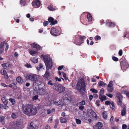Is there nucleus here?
<instances>
[{
    "label": "nucleus",
    "mask_w": 129,
    "mask_h": 129,
    "mask_svg": "<svg viewBox=\"0 0 129 129\" xmlns=\"http://www.w3.org/2000/svg\"><path fill=\"white\" fill-rule=\"evenodd\" d=\"M42 57L43 58V60L45 62L46 67L45 73L43 76V77L45 79H47L49 77L50 74L49 70V69L52 68L53 63L52 58L49 56L42 54Z\"/></svg>",
    "instance_id": "nucleus-1"
},
{
    "label": "nucleus",
    "mask_w": 129,
    "mask_h": 129,
    "mask_svg": "<svg viewBox=\"0 0 129 129\" xmlns=\"http://www.w3.org/2000/svg\"><path fill=\"white\" fill-rule=\"evenodd\" d=\"M86 86L84 80L81 79L78 81L76 85V87L80 94L83 95L84 94V92L85 91Z\"/></svg>",
    "instance_id": "nucleus-2"
},
{
    "label": "nucleus",
    "mask_w": 129,
    "mask_h": 129,
    "mask_svg": "<svg viewBox=\"0 0 129 129\" xmlns=\"http://www.w3.org/2000/svg\"><path fill=\"white\" fill-rule=\"evenodd\" d=\"M37 113V109L33 108V106L31 104L28 105L25 110V114L28 116L34 115Z\"/></svg>",
    "instance_id": "nucleus-3"
},
{
    "label": "nucleus",
    "mask_w": 129,
    "mask_h": 129,
    "mask_svg": "<svg viewBox=\"0 0 129 129\" xmlns=\"http://www.w3.org/2000/svg\"><path fill=\"white\" fill-rule=\"evenodd\" d=\"M26 79L27 80H29L34 82V84L36 83L35 84L37 86H38L39 84H39L38 82H40L38 80V79L37 78L36 76V75H34L33 74H29L27 75L26 77Z\"/></svg>",
    "instance_id": "nucleus-4"
},
{
    "label": "nucleus",
    "mask_w": 129,
    "mask_h": 129,
    "mask_svg": "<svg viewBox=\"0 0 129 129\" xmlns=\"http://www.w3.org/2000/svg\"><path fill=\"white\" fill-rule=\"evenodd\" d=\"M61 31V28L60 27H52L51 28L50 33L52 35L57 36L60 35Z\"/></svg>",
    "instance_id": "nucleus-5"
},
{
    "label": "nucleus",
    "mask_w": 129,
    "mask_h": 129,
    "mask_svg": "<svg viewBox=\"0 0 129 129\" xmlns=\"http://www.w3.org/2000/svg\"><path fill=\"white\" fill-rule=\"evenodd\" d=\"M87 114L91 118L94 120H96L98 118V117L96 115V114L92 109L88 110Z\"/></svg>",
    "instance_id": "nucleus-6"
},
{
    "label": "nucleus",
    "mask_w": 129,
    "mask_h": 129,
    "mask_svg": "<svg viewBox=\"0 0 129 129\" xmlns=\"http://www.w3.org/2000/svg\"><path fill=\"white\" fill-rule=\"evenodd\" d=\"M55 90L59 93H61L65 91V87L62 85L59 84L55 86Z\"/></svg>",
    "instance_id": "nucleus-7"
},
{
    "label": "nucleus",
    "mask_w": 129,
    "mask_h": 129,
    "mask_svg": "<svg viewBox=\"0 0 129 129\" xmlns=\"http://www.w3.org/2000/svg\"><path fill=\"white\" fill-rule=\"evenodd\" d=\"M73 41L74 43L78 45H81L83 43V42H82L79 40V35L76 36L74 38Z\"/></svg>",
    "instance_id": "nucleus-8"
},
{
    "label": "nucleus",
    "mask_w": 129,
    "mask_h": 129,
    "mask_svg": "<svg viewBox=\"0 0 129 129\" xmlns=\"http://www.w3.org/2000/svg\"><path fill=\"white\" fill-rule=\"evenodd\" d=\"M120 64L121 68L124 70L126 69L129 66L128 63L125 60L120 62Z\"/></svg>",
    "instance_id": "nucleus-9"
},
{
    "label": "nucleus",
    "mask_w": 129,
    "mask_h": 129,
    "mask_svg": "<svg viewBox=\"0 0 129 129\" xmlns=\"http://www.w3.org/2000/svg\"><path fill=\"white\" fill-rule=\"evenodd\" d=\"M40 2L39 0H34L31 4L33 6L39 7L40 6Z\"/></svg>",
    "instance_id": "nucleus-10"
},
{
    "label": "nucleus",
    "mask_w": 129,
    "mask_h": 129,
    "mask_svg": "<svg viewBox=\"0 0 129 129\" xmlns=\"http://www.w3.org/2000/svg\"><path fill=\"white\" fill-rule=\"evenodd\" d=\"M116 96L119 100L117 101V104L119 105L122 103V97L121 94L119 92L116 94Z\"/></svg>",
    "instance_id": "nucleus-11"
},
{
    "label": "nucleus",
    "mask_w": 129,
    "mask_h": 129,
    "mask_svg": "<svg viewBox=\"0 0 129 129\" xmlns=\"http://www.w3.org/2000/svg\"><path fill=\"white\" fill-rule=\"evenodd\" d=\"M48 21L52 25H54L57 23L58 22L56 20H55L54 21V19L51 17H50L48 19Z\"/></svg>",
    "instance_id": "nucleus-12"
},
{
    "label": "nucleus",
    "mask_w": 129,
    "mask_h": 129,
    "mask_svg": "<svg viewBox=\"0 0 129 129\" xmlns=\"http://www.w3.org/2000/svg\"><path fill=\"white\" fill-rule=\"evenodd\" d=\"M103 126L102 123L100 122H99L93 126L94 129H101Z\"/></svg>",
    "instance_id": "nucleus-13"
},
{
    "label": "nucleus",
    "mask_w": 129,
    "mask_h": 129,
    "mask_svg": "<svg viewBox=\"0 0 129 129\" xmlns=\"http://www.w3.org/2000/svg\"><path fill=\"white\" fill-rule=\"evenodd\" d=\"M38 93L40 95H43L46 94V92L45 90L42 88L40 89L38 91Z\"/></svg>",
    "instance_id": "nucleus-14"
},
{
    "label": "nucleus",
    "mask_w": 129,
    "mask_h": 129,
    "mask_svg": "<svg viewBox=\"0 0 129 129\" xmlns=\"http://www.w3.org/2000/svg\"><path fill=\"white\" fill-rule=\"evenodd\" d=\"M29 129H36L37 127L36 124L33 122H31L28 124Z\"/></svg>",
    "instance_id": "nucleus-15"
},
{
    "label": "nucleus",
    "mask_w": 129,
    "mask_h": 129,
    "mask_svg": "<svg viewBox=\"0 0 129 129\" xmlns=\"http://www.w3.org/2000/svg\"><path fill=\"white\" fill-rule=\"evenodd\" d=\"M31 47L34 48H36L38 50H39L41 49L40 46L37 44L34 43H33L30 44Z\"/></svg>",
    "instance_id": "nucleus-16"
},
{
    "label": "nucleus",
    "mask_w": 129,
    "mask_h": 129,
    "mask_svg": "<svg viewBox=\"0 0 129 129\" xmlns=\"http://www.w3.org/2000/svg\"><path fill=\"white\" fill-rule=\"evenodd\" d=\"M6 42L4 41L1 42L0 44V54L2 53L4 50V46Z\"/></svg>",
    "instance_id": "nucleus-17"
},
{
    "label": "nucleus",
    "mask_w": 129,
    "mask_h": 129,
    "mask_svg": "<svg viewBox=\"0 0 129 129\" xmlns=\"http://www.w3.org/2000/svg\"><path fill=\"white\" fill-rule=\"evenodd\" d=\"M106 24L110 27H113L116 25L115 23L113 22H109V20H107L106 22Z\"/></svg>",
    "instance_id": "nucleus-18"
},
{
    "label": "nucleus",
    "mask_w": 129,
    "mask_h": 129,
    "mask_svg": "<svg viewBox=\"0 0 129 129\" xmlns=\"http://www.w3.org/2000/svg\"><path fill=\"white\" fill-rule=\"evenodd\" d=\"M16 84L17 83H11L8 85V87H11L14 90H15L17 88V87L16 85Z\"/></svg>",
    "instance_id": "nucleus-19"
},
{
    "label": "nucleus",
    "mask_w": 129,
    "mask_h": 129,
    "mask_svg": "<svg viewBox=\"0 0 129 129\" xmlns=\"http://www.w3.org/2000/svg\"><path fill=\"white\" fill-rule=\"evenodd\" d=\"M1 100L3 103L4 105H6L8 104V101L6 98L5 97H2L1 98Z\"/></svg>",
    "instance_id": "nucleus-20"
},
{
    "label": "nucleus",
    "mask_w": 129,
    "mask_h": 129,
    "mask_svg": "<svg viewBox=\"0 0 129 129\" xmlns=\"http://www.w3.org/2000/svg\"><path fill=\"white\" fill-rule=\"evenodd\" d=\"M99 99L101 100L102 102H103L104 101L106 100V97L104 95H99Z\"/></svg>",
    "instance_id": "nucleus-21"
},
{
    "label": "nucleus",
    "mask_w": 129,
    "mask_h": 129,
    "mask_svg": "<svg viewBox=\"0 0 129 129\" xmlns=\"http://www.w3.org/2000/svg\"><path fill=\"white\" fill-rule=\"evenodd\" d=\"M87 18L88 22H90L92 21V17L90 13H88L87 15Z\"/></svg>",
    "instance_id": "nucleus-22"
},
{
    "label": "nucleus",
    "mask_w": 129,
    "mask_h": 129,
    "mask_svg": "<svg viewBox=\"0 0 129 129\" xmlns=\"http://www.w3.org/2000/svg\"><path fill=\"white\" fill-rule=\"evenodd\" d=\"M30 54L32 55L33 56L34 54H37L38 51H37L35 50H30L29 51Z\"/></svg>",
    "instance_id": "nucleus-23"
},
{
    "label": "nucleus",
    "mask_w": 129,
    "mask_h": 129,
    "mask_svg": "<svg viewBox=\"0 0 129 129\" xmlns=\"http://www.w3.org/2000/svg\"><path fill=\"white\" fill-rule=\"evenodd\" d=\"M22 123L21 120H18L16 121V126L17 127H19L20 125H22Z\"/></svg>",
    "instance_id": "nucleus-24"
},
{
    "label": "nucleus",
    "mask_w": 129,
    "mask_h": 129,
    "mask_svg": "<svg viewBox=\"0 0 129 129\" xmlns=\"http://www.w3.org/2000/svg\"><path fill=\"white\" fill-rule=\"evenodd\" d=\"M106 85V84L103 81H100L98 83V86H105Z\"/></svg>",
    "instance_id": "nucleus-25"
},
{
    "label": "nucleus",
    "mask_w": 129,
    "mask_h": 129,
    "mask_svg": "<svg viewBox=\"0 0 129 129\" xmlns=\"http://www.w3.org/2000/svg\"><path fill=\"white\" fill-rule=\"evenodd\" d=\"M17 81L19 83H22V79L20 77L18 76L17 77L16 79Z\"/></svg>",
    "instance_id": "nucleus-26"
},
{
    "label": "nucleus",
    "mask_w": 129,
    "mask_h": 129,
    "mask_svg": "<svg viewBox=\"0 0 129 129\" xmlns=\"http://www.w3.org/2000/svg\"><path fill=\"white\" fill-rule=\"evenodd\" d=\"M110 107L113 110H114L115 109L114 104L113 102H111L110 105Z\"/></svg>",
    "instance_id": "nucleus-27"
},
{
    "label": "nucleus",
    "mask_w": 129,
    "mask_h": 129,
    "mask_svg": "<svg viewBox=\"0 0 129 129\" xmlns=\"http://www.w3.org/2000/svg\"><path fill=\"white\" fill-rule=\"evenodd\" d=\"M55 111V109L54 108H52L51 110H47V112L48 114H49L53 113V112Z\"/></svg>",
    "instance_id": "nucleus-28"
},
{
    "label": "nucleus",
    "mask_w": 129,
    "mask_h": 129,
    "mask_svg": "<svg viewBox=\"0 0 129 129\" xmlns=\"http://www.w3.org/2000/svg\"><path fill=\"white\" fill-rule=\"evenodd\" d=\"M60 121L62 123H66L67 122V119L64 118H63L62 117L60 118Z\"/></svg>",
    "instance_id": "nucleus-29"
},
{
    "label": "nucleus",
    "mask_w": 129,
    "mask_h": 129,
    "mask_svg": "<svg viewBox=\"0 0 129 129\" xmlns=\"http://www.w3.org/2000/svg\"><path fill=\"white\" fill-rule=\"evenodd\" d=\"M31 61L34 63H36L38 62V59H36L35 57H32L31 58Z\"/></svg>",
    "instance_id": "nucleus-30"
},
{
    "label": "nucleus",
    "mask_w": 129,
    "mask_h": 129,
    "mask_svg": "<svg viewBox=\"0 0 129 129\" xmlns=\"http://www.w3.org/2000/svg\"><path fill=\"white\" fill-rule=\"evenodd\" d=\"M86 38V37L84 36L80 35L79 37V39L80 41L82 42H83L84 40V39H85Z\"/></svg>",
    "instance_id": "nucleus-31"
},
{
    "label": "nucleus",
    "mask_w": 129,
    "mask_h": 129,
    "mask_svg": "<svg viewBox=\"0 0 129 129\" xmlns=\"http://www.w3.org/2000/svg\"><path fill=\"white\" fill-rule=\"evenodd\" d=\"M48 8L49 10L51 11H54L55 10V9L52 7V5H51L48 6Z\"/></svg>",
    "instance_id": "nucleus-32"
},
{
    "label": "nucleus",
    "mask_w": 129,
    "mask_h": 129,
    "mask_svg": "<svg viewBox=\"0 0 129 129\" xmlns=\"http://www.w3.org/2000/svg\"><path fill=\"white\" fill-rule=\"evenodd\" d=\"M126 113V108L123 109L121 111V115L122 116L124 115Z\"/></svg>",
    "instance_id": "nucleus-33"
},
{
    "label": "nucleus",
    "mask_w": 129,
    "mask_h": 129,
    "mask_svg": "<svg viewBox=\"0 0 129 129\" xmlns=\"http://www.w3.org/2000/svg\"><path fill=\"white\" fill-rule=\"evenodd\" d=\"M18 117L17 115L15 113H13L11 115V117L13 119H15L17 118Z\"/></svg>",
    "instance_id": "nucleus-34"
},
{
    "label": "nucleus",
    "mask_w": 129,
    "mask_h": 129,
    "mask_svg": "<svg viewBox=\"0 0 129 129\" xmlns=\"http://www.w3.org/2000/svg\"><path fill=\"white\" fill-rule=\"evenodd\" d=\"M54 104L59 106H61L62 105V103L61 101H58L57 102H54Z\"/></svg>",
    "instance_id": "nucleus-35"
},
{
    "label": "nucleus",
    "mask_w": 129,
    "mask_h": 129,
    "mask_svg": "<svg viewBox=\"0 0 129 129\" xmlns=\"http://www.w3.org/2000/svg\"><path fill=\"white\" fill-rule=\"evenodd\" d=\"M90 91L92 92L93 93H96L98 92V91L94 88H91L90 89Z\"/></svg>",
    "instance_id": "nucleus-36"
},
{
    "label": "nucleus",
    "mask_w": 129,
    "mask_h": 129,
    "mask_svg": "<svg viewBox=\"0 0 129 129\" xmlns=\"http://www.w3.org/2000/svg\"><path fill=\"white\" fill-rule=\"evenodd\" d=\"M85 104V101L83 100L82 101L77 103V105H84Z\"/></svg>",
    "instance_id": "nucleus-37"
},
{
    "label": "nucleus",
    "mask_w": 129,
    "mask_h": 129,
    "mask_svg": "<svg viewBox=\"0 0 129 129\" xmlns=\"http://www.w3.org/2000/svg\"><path fill=\"white\" fill-rule=\"evenodd\" d=\"M73 99L72 96L70 95L68 96L67 98V99L70 102L72 101Z\"/></svg>",
    "instance_id": "nucleus-38"
},
{
    "label": "nucleus",
    "mask_w": 129,
    "mask_h": 129,
    "mask_svg": "<svg viewBox=\"0 0 129 129\" xmlns=\"http://www.w3.org/2000/svg\"><path fill=\"white\" fill-rule=\"evenodd\" d=\"M94 38L95 40L96 41H97L98 40H100L101 39V37H100V36L98 35H96L94 37Z\"/></svg>",
    "instance_id": "nucleus-39"
},
{
    "label": "nucleus",
    "mask_w": 129,
    "mask_h": 129,
    "mask_svg": "<svg viewBox=\"0 0 129 129\" xmlns=\"http://www.w3.org/2000/svg\"><path fill=\"white\" fill-rule=\"evenodd\" d=\"M9 100L11 103L12 105H14L15 102L14 99L12 98H10L9 99Z\"/></svg>",
    "instance_id": "nucleus-40"
},
{
    "label": "nucleus",
    "mask_w": 129,
    "mask_h": 129,
    "mask_svg": "<svg viewBox=\"0 0 129 129\" xmlns=\"http://www.w3.org/2000/svg\"><path fill=\"white\" fill-rule=\"evenodd\" d=\"M7 63H4L2 64L3 68L5 69H8V66L7 65Z\"/></svg>",
    "instance_id": "nucleus-41"
},
{
    "label": "nucleus",
    "mask_w": 129,
    "mask_h": 129,
    "mask_svg": "<svg viewBox=\"0 0 129 129\" xmlns=\"http://www.w3.org/2000/svg\"><path fill=\"white\" fill-rule=\"evenodd\" d=\"M113 82L112 81H110L109 82V84L108 85V87L109 88H110L111 87H112V86H113Z\"/></svg>",
    "instance_id": "nucleus-42"
},
{
    "label": "nucleus",
    "mask_w": 129,
    "mask_h": 129,
    "mask_svg": "<svg viewBox=\"0 0 129 129\" xmlns=\"http://www.w3.org/2000/svg\"><path fill=\"white\" fill-rule=\"evenodd\" d=\"M104 90L103 88H102L100 90L99 92V95H102L104 93Z\"/></svg>",
    "instance_id": "nucleus-43"
},
{
    "label": "nucleus",
    "mask_w": 129,
    "mask_h": 129,
    "mask_svg": "<svg viewBox=\"0 0 129 129\" xmlns=\"http://www.w3.org/2000/svg\"><path fill=\"white\" fill-rule=\"evenodd\" d=\"M1 74L2 75H4L7 73L6 71L5 70H4L2 72V70H1L0 71Z\"/></svg>",
    "instance_id": "nucleus-44"
},
{
    "label": "nucleus",
    "mask_w": 129,
    "mask_h": 129,
    "mask_svg": "<svg viewBox=\"0 0 129 129\" xmlns=\"http://www.w3.org/2000/svg\"><path fill=\"white\" fill-rule=\"evenodd\" d=\"M25 66L28 68H32V66L30 63H26Z\"/></svg>",
    "instance_id": "nucleus-45"
},
{
    "label": "nucleus",
    "mask_w": 129,
    "mask_h": 129,
    "mask_svg": "<svg viewBox=\"0 0 129 129\" xmlns=\"http://www.w3.org/2000/svg\"><path fill=\"white\" fill-rule=\"evenodd\" d=\"M76 121L77 124H80L81 123V121L79 119H76Z\"/></svg>",
    "instance_id": "nucleus-46"
},
{
    "label": "nucleus",
    "mask_w": 129,
    "mask_h": 129,
    "mask_svg": "<svg viewBox=\"0 0 129 129\" xmlns=\"http://www.w3.org/2000/svg\"><path fill=\"white\" fill-rule=\"evenodd\" d=\"M112 59L114 61H117L118 60V58L114 56L112 57Z\"/></svg>",
    "instance_id": "nucleus-47"
},
{
    "label": "nucleus",
    "mask_w": 129,
    "mask_h": 129,
    "mask_svg": "<svg viewBox=\"0 0 129 129\" xmlns=\"http://www.w3.org/2000/svg\"><path fill=\"white\" fill-rule=\"evenodd\" d=\"M38 95H36L32 98V99L33 101L35 100L38 99Z\"/></svg>",
    "instance_id": "nucleus-48"
},
{
    "label": "nucleus",
    "mask_w": 129,
    "mask_h": 129,
    "mask_svg": "<svg viewBox=\"0 0 129 129\" xmlns=\"http://www.w3.org/2000/svg\"><path fill=\"white\" fill-rule=\"evenodd\" d=\"M106 112L105 111H104L103 113V117L104 119H106L107 118V116L106 114Z\"/></svg>",
    "instance_id": "nucleus-49"
},
{
    "label": "nucleus",
    "mask_w": 129,
    "mask_h": 129,
    "mask_svg": "<svg viewBox=\"0 0 129 129\" xmlns=\"http://www.w3.org/2000/svg\"><path fill=\"white\" fill-rule=\"evenodd\" d=\"M6 45V48L5 49V51H6L9 48V45L6 42L5 44V45Z\"/></svg>",
    "instance_id": "nucleus-50"
},
{
    "label": "nucleus",
    "mask_w": 129,
    "mask_h": 129,
    "mask_svg": "<svg viewBox=\"0 0 129 129\" xmlns=\"http://www.w3.org/2000/svg\"><path fill=\"white\" fill-rule=\"evenodd\" d=\"M127 126L126 124H123L122 125V129H127Z\"/></svg>",
    "instance_id": "nucleus-51"
},
{
    "label": "nucleus",
    "mask_w": 129,
    "mask_h": 129,
    "mask_svg": "<svg viewBox=\"0 0 129 129\" xmlns=\"http://www.w3.org/2000/svg\"><path fill=\"white\" fill-rule=\"evenodd\" d=\"M79 109L80 110H83L84 108V106L83 105H79Z\"/></svg>",
    "instance_id": "nucleus-52"
},
{
    "label": "nucleus",
    "mask_w": 129,
    "mask_h": 129,
    "mask_svg": "<svg viewBox=\"0 0 129 129\" xmlns=\"http://www.w3.org/2000/svg\"><path fill=\"white\" fill-rule=\"evenodd\" d=\"M48 24V22L47 21H46L44 22H43V25L44 26H45L47 25Z\"/></svg>",
    "instance_id": "nucleus-53"
},
{
    "label": "nucleus",
    "mask_w": 129,
    "mask_h": 129,
    "mask_svg": "<svg viewBox=\"0 0 129 129\" xmlns=\"http://www.w3.org/2000/svg\"><path fill=\"white\" fill-rule=\"evenodd\" d=\"M19 17H17L16 16H15V17L14 18V20H15L16 22L17 23H18L19 22V19H16L15 18H18Z\"/></svg>",
    "instance_id": "nucleus-54"
},
{
    "label": "nucleus",
    "mask_w": 129,
    "mask_h": 129,
    "mask_svg": "<svg viewBox=\"0 0 129 129\" xmlns=\"http://www.w3.org/2000/svg\"><path fill=\"white\" fill-rule=\"evenodd\" d=\"M7 105H3V108L5 109H7L9 108V107L8 106H7Z\"/></svg>",
    "instance_id": "nucleus-55"
},
{
    "label": "nucleus",
    "mask_w": 129,
    "mask_h": 129,
    "mask_svg": "<svg viewBox=\"0 0 129 129\" xmlns=\"http://www.w3.org/2000/svg\"><path fill=\"white\" fill-rule=\"evenodd\" d=\"M109 88L107 89L110 92H111L113 90V89L112 87Z\"/></svg>",
    "instance_id": "nucleus-56"
},
{
    "label": "nucleus",
    "mask_w": 129,
    "mask_h": 129,
    "mask_svg": "<svg viewBox=\"0 0 129 129\" xmlns=\"http://www.w3.org/2000/svg\"><path fill=\"white\" fill-rule=\"evenodd\" d=\"M52 117H51L48 121V123H50L52 122Z\"/></svg>",
    "instance_id": "nucleus-57"
},
{
    "label": "nucleus",
    "mask_w": 129,
    "mask_h": 129,
    "mask_svg": "<svg viewBox=\"0 0 129 129\" xmlns=\"http://www.w3.org/2000/svg\"><path fill=\"white\" fill-rule=\"evenodd\" d=\"M4 116L0 117V122H2L4 120Z\"/></svg>",
    "instance_id": "nucleus-58"
},
{
    "label": "nucleus",
    "mask_w": 129,
    "mask_h": 129,
    "mask_svg": "<svg viewBox=\"0 0 129 129\" xmlns=\"http://www.w3.org/2000/svg\"><path fill=\"white\" fill-rule=\"evenodd\" d=\"M119 55L121 56L122 55V50H120L118 52Z\"/></svg>",
    "instance_id": "nucleus-59"
},
{
    "label": "nucleus",
    "mask_w": 129,
    "mask_h": 129,
    "mask_svg": "<svg viewBox=\"0 0 129 129\" xmlns=\"http://www.w3.org/2000/svg\"><path fill=\"white\" fill-rule=\"evenodd\" d=\"M64 67L63 66H59L58 68V71H60Z\"/></svg>",
    "instance_id": "nucleus-60"
},
{
    "label": "nucleus",
    "mask_w": 129,
    "mask_h": 129,
    "mask_svg": "<svg viewBox=\"0 0 129 129\" xmlns=\"http://www.w3.org/2000/svg\"><path fill=\"white\" fill-rule=\"evenodd\" d=\"M106 95L111 98H112L113 97V95L112 94L107 93Z\"/></svg>",
    "instance_id": "nucleus-61"
},
{
    "label": "nucleus",
    "mask_w": 129,
    "mask_h": 129,
    "mask_svg": "<svg viewBox=\"0 0 129 129\" xmlns=\"http://www.w3.org/2000/svg\"><path fill=\"white\" fill-rule=\"evenodd\" d=\"M48 84L49 85H50L51 86H52L53 85V83H52V81L51 80H49L48 83Z\"/></svg>",
    "instance_id": "nucleus-62"
},
{
    "label": "nucleus",
    "mask_w": 129,
    "mask_h": 129,
    "mask_svg": "<svg viewBox=\"0 0 129 129\" xmlns=\"http://www.w3.org/2000/svg\"><path fill=\"white\" fill-rule=\"evenodd\" d=\"M4 78L6 79H7L9 78V76L7 74H6L4 75Z\"/></svg>",
    "instance_id": "nucleus-63"
},
{
    "label": "nucleus",
    "mask_w": 129,
    "mask_h": 129,
    "mask_svg": "<svg viewBox=\"0 0 129 129\" xmlns=\"http://www.w3.org/2000/svg\"><path fill=\"white\" fill-rule=\"evenodd\" d=\"M100 102L99 100H97L96 101V105L98 106H99L100 105V104L99 103H100Z\"/></svg>",
    "instance_id": "nucleus-64"
}]
</instances>
